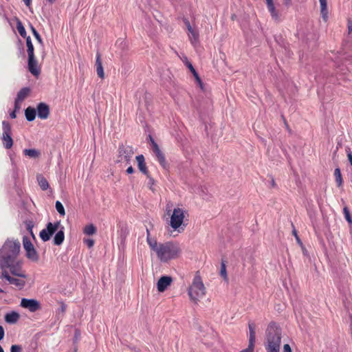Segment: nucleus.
Listing matches in <instances>:
<instances>
[{
	"instance_id": "nucleus-33",
	"label": "nucleus",
	"mask_w": 352,
	"mask_h": 352,
	"mask_svg": "<svg viewBox=\"0 0 352 352\" xmlns=\"http://www.w3.org/2000/svg\"><path fill=\"white\" fill-rule=\"evenodd\" d=\"M334 176L336 178V182L337 183L338 186H341L343 183L341 171L340 168H336L334 170Z\"/></svg>"
},
{
	"instance_id": "nucleus-52",
	"label": "nucleus",
	"mask_w": 352,
	"mask_h": 352,
	"mask_svg": "<svg viewBox=\"0 0 352 352\" xmlns=\"http://www.w3.org/2000/svg\"><path fill=\"white\" fill-rule=\"evenodd\" d=\"M5 336V331L2 326H0V341H1Z\"/></svg>"
},
{
	"instance_id": "nucleus-51",
	"label": "nucleus",
	"mask_w": 352,
	"mask_h": 352,
	"mask_svg": "<svg viewBox=\"0 0 352 352\" xmlns=\"http://www.w3.org/2000/svg\"><path fill=\"white\" fill-rule=\"evenodd\" d=\"M3 272L1 274V276H0V278H5L7 280H8V277H11L8 273L7 272V271H6V269L5 270H3Z\"/></svg>"
},
{
	"instance_id": "nucleus-63",
	"label": "nucleus",
	"mask_w": 352,
	"mask_h": 352,
	"mask_svg": "<svg viewBox=\"0 0 352 352\" xmlns=\"http://www.w3.org/2000/svg\"><path fill=\"white\" fill-rule=\"evenodd\" d=\"M47 1H48L50 3L52 4V3L55 1V0H47Z\"/></svg>"
},
{
	"instance_id": "nucleus-48",
	"label": "nucleus",
	"mask_w": 352,
	"mask_h": 352,
	"mask_svg": "<svg viewBox=\"0 0 352 352\" xmlns=\"http://www.w3.org/2000/svg\"><path fill=\"white\" fill-rule=\"evenodd\" d=\"M21 102V101H17L16 99L14 100V111H19L20 108H21V106L19 104V103Z\"/></svg>"
},
{
	"instance_id": "nucleus-43",
	"label": "nucleus",
	"mask_w": 352,
	"mask_h": 352,
	"mask_svg": "<svg viewBox=\"0 0 352 352\" xmlns=\"http://www.w3.org/2000/svg\"><path fill=\"white\" fill-rule=\"evenodd\" d=\"M292 233H293L294 236H295L297 243L302 246V243L300 237L298 236V235L297 234L296 230L294 229L293 231H292Z\"/></svg>"
},
{
	"instance_id": "nucleus-62",
	"label": "nucleus",
	"mask_w": 352,
	"mask_h": 352,
	"mask_svg": "<svg viewBox=\"0 0 352 352\" xmlns=\"http://www.w3.org/2000/svg\"><path fill=\"white\" fill-rule=\"evenodd\" d=\"M19 51H20L21 54H23V47H19Z\"/></svg>"
},
{
	"instance_id": "nucleus-58",
	"label": "nucleus",
	"mask_w": 352,
	"mask_h": 352,
	"mask_svg": "<svg viewBox=\"0 0 352 352\" xmlns=\"http://www.w3.org/2000/svg\"><path fill=\"white\" fill-rule=\"evenodd\" d=\"M149 139H150V141H151V146H152V148H154V144H157L155 142V141L154 140V139L152 138L151 135H149Z\"/></svg>"
},
{
	"instance_id": "nucleus-40",
	"label": "nucleus",
	"mask_w": 352,
	"mask_h": 352,
	"mask_svg": "<svg viewBox=\"0 0 352 352\" xmlns=\"http://www.w3.org/2000/svg\"><path fill=\"white\" fill-rule=\"evenodd\" d=\"M10 352H22V347L18 344L12 345Z\"/></svg>"
},
{
	"instance_id": "nucleus-17",
	"label": "nucleus",
	"mask_w": 352,
	"mask_h": 352,
	"mask_svg": "<svg viewBox=\"0 0 352 352\" xmlns=\"http://www.w3.org/2000/svg\"><path fill=\"white\" fill-rule=\"evenodd\" d=\"M136 160L138 162V167L140 171L142 172L145 175L149 174V172L145 163V159L144 155H139L136 156Z\"/></svg>"
},
{
	"instance_id": "nucleus-53",
	"label": "nucleus",
	"mask_w": 352,
	"mask_h": 352,
	"mask_svg": "<svg viewBox=\"0 0 352 352\" xmlns=\"http://www.w3.org/2000/svg\"><path fill=\"white\" fill-rule=\"evenodd\" d=\"M126 229L122 228L121 229V234H120L121 238L122 239H124L126 237Z\"/></svg>"
},
{
	"instance_id": "nucleus-22",
	"label": "nucleus",
	"mask_w": 352,
	"mask_h": 352,
	"mask_svg": "<svg viewBox=\"0 0 352 352\" xmlns=\"http://www.w3.org/2000/svg\"><path fill=\"white\" fill-rule=\"evenodd\" d=\"M184 21L185 25H186V28H187L189 33L190 34L189 35L190 41L192 43L193 42L192 40H194L195 41H197L199 39V34L192 29V28L190 25V23L188 19H185Z\"/></svg>"
},
{
	"instance_id": "nucleus-45",
	"label": "nucleus",
	"mask_w": 352,
	"mask_h": 352,
	"mask_svg": "<svg viewBox=\"0 0 352 352\" xmlns=\"http://www.w3.org/2000/svg\"><path fill=\"white\" fill-rule=\"evenodd\" d=\"M267 6L269 12L274 11V10L276 9L274 2H273V0L267 2Z\"/></svg>"
},
{
	"instance_id": "nucleus-6",
	"label": "nucleus",
	"mask_w": 352,
	"mask_h": 352,
	"mask_svg": "<svg viewBox=\"0 0 352 352\" xmlns=\"http://www.w3.org/2000/svg\"><path fill=\"white\" fill-rule=\"evenodd\" d=\"M23 245L26 252V257L33 262H37L39 260L38 254L27 236L23 237Z\"/></svg>"
},
{
	"instance_id": "nucleus-32",
	"label": "nucleus",
	"mask_w": 352,
	"mask_h": 352,
	"mask_svg": "<svg viewBox=\"0 0 352 352\" xmlns=\"http://www.w3.org/2000/svg\"><path fill=\"white\" fill-rule=\"evenodd\" d=\"M146 241L151 249L157 253V251L159 248V245H157L156 239H152L151 237H148V236H146Z\"/></svg>"
},
{
	"instance_id": "nucleus-23",
	"label": "nucleus",
	"mask_w": 352,
	"mask_h": 352,
	"mask_svg": "<svg viewBox=\"0 0 352 352\" xmlns=\"http://www.w3.org/2000/svg\"><path fill=\"white\" fill-rule=\"evenodd\" d=\"M36 114V110L32 107H28L25 109V116L26 120L29 122L34 120Z\"/></svg>"
},
{
	"instance_id": "nucleus-35",
	"label": "nucleus",
	"mask_w": 352,
	"mask_h": 352,
	"mask_svg": "<svg viewBox=\"0 0 352 352\" xmlns=\"http://www.w3.org/2000/svg\"><path fill=\"white\" fill-rule=\"evenodd\" d=\"M55 207H56L57 212L60 214V215L64 216L65 214V210L64 206L60 201H56Z\"/></svg>"
},
{
	"instance_id": "nucleus-1",
	"label": "nucleus",
	"mask_w": 352,
	"mask_h": 352,
	"mask_svg": "<svg viewBox=\"0 0 352 352\" xmlns=\"http://www.w3.org/2000/svg\"><path fill=\"white\" fill-rule=\"evenodd\" d=\"M20 248L21 243L18 240L8 239L0 250V267L2 270L9 268L12 275L26 278V275L21 272V262L16 261Z\"/></svg>"
},
{
	"instance_id": "nucleus-19",
	"label": "nucleus",
	"mask_w": 352,
	"mask_h": 352,
	"mask_svg": "<svg viewBox=\"0 0 352 352\" xmlns=\"http://www.w3.org/2000/svg\"><path fill=\"white\" fill-rule=\"evenodd\" d=\"M65 228L61 226L60 229L57 231L55 234V236L53 239V243L55 245H60L65 239V233H64Z\"/></svg>"
},
{
	"instance_id": "nucleus-16",
	"label": "nucleus",
	"mask_w": 352,
	"mask_h": 352,
	"mask_svg": "<svg viewBox=\"0 0 352 352\" xmlns=\"http://www.w3.org/2000/svg\"><path fill=\"white\" fill-rule=\"evenodd\" d=\"M154 148H153V151L157 157V160L160 164L165 169L168 167V164L166 163V158L164 154L160 150L157 144H154Z\"/></svg>"
},
{
	"instance_id": "nucleus-12",
	"label": "nucleus",
	"mask_w": 352,
	"mask_h": 352,
	"mask_svg": "<svg viewBox=\"0 0 352 352\" xmlns=\"http://www.w3.org/2000/svg\"><path fill=\"white\" fill-rule=\"evenodd\" d=\"M28 68L29 72L37 77L41 74V69L38 66V61L34 55L28 56Z\"/></svg>"
},
{
	"instance_id": "nucleus-11",
	"label": "nucleus",
	"mask_w": 352,
	"mask_h": 352,
	"mask_svg": "<svg viewBox=\"0 0 352 352\" xmlns=\"http://www.w3.org/2000/svg\"><path fill=\"white\" fill-rule=\"evenodd\" d=\"M248 328H249V331H250L248 346L246 349L241 351L240 352H253V351H254L255 340H256V333H255L254 323L253 322H249Z\"/></svg>"
},
{
	"instance_id": "nucleus-55",
	"label": "nucleus",
	"mask_w": 352,
	"mask_h": 352,
	"mask_svg": "<svg viewBox=\"0 0 352 352\" xmlns=\"http://www.w3.org/2000/svg\"><path fill=\"white\" fill-rule=\"evenodd\" d=\"M270 178H271V181H270L271 186L272 188H275L276 186L275 180L272 176H270Z\"/></svg>"
},
{
	"instance_id": "nucleus-49",
	"label": "nucleus",
	"mask_w": 352,
	"mask_h": 352,
	"mask_svg": "<svg viewBox=\"0 0 352 352\" xmlns=\"http://www.w3.org/2000/svg\"><path fill=\"white\" fill-rule=\"evenodd\" d=\"M11 162H12V164L13 165V170H14V177H16L18 173H17V168H16V164H14V160L12 158H11Z\"/></svg>"
},
{
	"instance_id": "nucleus-34",
	"label": "nucleus",
	"mask_w": 352,
	"mask_h": 352,
	"mask_svg": "<svg viewBox=\"0 0 352 352\" xmlns=\"http://www.w3.org/2000/svg\"><path fill=\"white\" fill-rule=\"evenodd\" d=\"M30 28L34 35V36L35 37V38L36 39V41L41 45H43V39L41 36V35L39 34V33L38 32V31L36 30V28L32 25V24L30 23Z\"/></svg>"
},
{
	"instance_id": "nucleus-20",
	"label": "nucleus",
	"mask_w": 352,
	"mask_h": 352,
	"mask_svg": "<svg viewBox=\"0 0 352 352\" xmlns=\"http://www.w3.org/2000/svg\"><path fill=\"white\" fill-rule=\"evenodd\" d=\"M19 314L12 311L5 315V321L8 324H15L19 320Z\"/></svg>"
},
{
	"instance_id": "nucleus-5",
	"label": "nucleus",
	"mask_w": 352,
	"mask_h": 352,
	"mask_svg": "<svg viewBox=\"0 0 352 352\" xmlns=\"http://www.w3.org/2000/svg\"><path fill=\"white\" fill-rule=\"evenodd\" d=\"M60 221H58L54 223L49 222L46 225V228L43 229L40 233L39 236L44 242L48 241L52 236L61 228Z\"/></svg>"
},
{
	"instance_id": "nucleus-15",
	"label": "nucleus",
	"mask_w": 352,
	"mask_h": 352,
	"mask_svg": "<svg viewBox=\"0 0 352 352\" xmlns=\"http://www.w3.org/2000/svg\"><path fill=\"white\" fill-rule=\"evenodd\" d=\"M154 148H153V151L157 157V160L160 164L165 169L168 167V164L166 163V158L164 154L160 150L157 144H154Z\"/></svg>"
},
{
	"instance_id": "nucleus-4",
	"label": "nucleus",
	"mask_w": 352,
	"mask_h": 352,
	"mask_svg": "<svg viewBox=\"0 0 352 352\" xmlns=\"http://www.w3.org/2000/svg\"><path fill=\"white\" fill-rule=\"evenodd\" d=\"M188 294L191 300L197 304L199 298L206 294V288L199 275L196 274L192 283L188 289Z\"/></svg>"
},
{
	"instance_id": "nucleus-13",
	"label": "nucleus",
	"mask_w": 352,
	"mask_h": 352,
	"mask_svg": "<svg viewBox=\"0 0 352 352\" xmlns=\"http://www.w3.org/2000/svg\"><path fill=\"white\" fill-rule=\"evenodd\" d=\"M37 116L40 119L45 120L50 115V107L45 102H40L36 107Z\"/></svg>"
},
{
	"instance_id": "nucleus-9",
	"label": "nucleus",
	"mask_w": 352,
	"mask_h": 352,
	"mask_svg": "<svg viewBox=\"0 0 352 352\" xmlns=\"http://www.w3.org/2000/svg\"><path fill=\"white\" fill-rule=\"evenodd\" d=\"M118 162L122 161L123 160L129 163L133 155V150L132 146H125L124 144H120L118 147Z\"/></svg>"
},
{
	"instance_id": "nucleus-46",
	"label": "nucleus",
	"mask_w": 352,
	"mask_h": 352,
	"mask_svg": "<svg viewBox=\"0 0 352 352\" xmlns=\"http://www.w3.org/2000/svg\"><path fill=\"white\" fill-rule=\"evenodd\" d=\"M66 310V305L64 302L60 303V307L58 308V313L64 314Z\"/></svg>"
},
{
	"instance_id": "nucleus-7",
	"label": "nucleus",
	"mask_w": 352,
	"mask_h": 352,
	"mask_svg": "<svg viewBox=\"0 0 352 352\" xmlns=\"http://www.w3.org/2000/svg\"><path fill=\"white\" fill-rule=\"evenodd\" d=\"M3 134L1 140L3 146L6 149L10 148L13 145V140L12 138V128L10 124L6 120L2 122Z\"/></svg>"
},
{
	"instance_id": "nucleus-2",
	"label": "nucleus",
	"mask_w": 352,
	"mask_h": 352,
	"mask_svg": "<svg viewBox=\"0 0 352 352\" xmlns=\"http://www.w3.org/2000/svg\"><path fill=\"white\" fill-rule=\"evenodd\" d=\"M281 333V328L275 322L268 324L264 344L267 352H280Z\"/></svg>"
},
{
	"instance_id": "nucleus-8",
	"label": "nucleus",
	"mask_w": 352,
	"mask_h": 352,
	"mask_svg": "<svg viewBox=\"0 0 352 352\" xmlns=\"http://www.w3.org/2000/svg\"><path fill=\"white\" fill-rule=\"evenodd\" d=\"M184 210L179 208H175L170 217V225L175 230L179 232V228L184 221Z\"/></svg>"
},
{
	"instance_id": "nucleus-29",
	"label": "nucleus",
	"mask_w": 352,
	"mask_h": 352,
	"mask_svg": "<svg viewBox=\"0 0 352 352\" xmlns=\"http://www.w3.org/2000/svg\"><path fill=\"white\" fill-rule=\"evenodd\" d=\"M16 29L19 33V34L24 38H26L29 36H27L26 30L21 21L20 19H16Z\"/></svg>"
},
{
	"instance_id": "nucleus-39",
	"label": "nucleus",
	"mask_w": 352,
	"mask_h": 352,
	"mask_svg": "<svg viewBox=\"0 0 352 352\" xmlns=\"http://www.w3.org/2000/svg\"><path fill=\"white\" fill-rule=\"evenodd\" d=\"M147 179H148V186L149 187V188L153 191V186L155 184V180L151 176L150 174H148L146 175Z\"/></svg>"
},
{
	"instance_id": "nucleus-14",
	"label": "nucleus",
	"mask_w": 352,
	"mask_h": 352,
	"mask_svg": "<svg viewBox=\"0 0 352 352\" xmlns=\"http://www.w3.org/2000/svg\"><path fill=\"white\" fill-rule=\"evenodd\" d=\"M173 282V278L169 276H162L160 278L157 283V288L158 292H163L167 287L170 285Z\"/></svg>"
},
{
	"instance_id": "nucleus-3",
	"label": "nucleus",
	"mask_w": 352,
	"mask_h": 352,
	"mask_svg": "<svg viewBox=\"0 0 352 352\" xmlns=\"http://www.w3.org/2000/svg\"><path fill=\"white\" fill-rule=\"evenodd\" d=\"M180 253L181 249L179 244L170 241L160 243L157 251V257L162 262H167L169 260L176 258Z\"/></svg>"
},
{
	"instance_id": "nucleus-27",
	"label": "nucleus",
	"mask_w": 352,
	"mask_h": 352,
	"mask_svg": "<svg viewBox=\"0 0 352 352\" xmlns=\"http://www.w3.org/2000/svg\"><path fill=\"white\" fill-rule=\"evenodd\" d=\"M8 281L10 284L14 285L18 287L19 289H22L25 286V280H21V279H19V278H14V277H12V276L8 278Z\"/></svg>"
},
{
	"instance_id": "nucleus-60",
	"label": "nucleus",
	"mask_w": 352,
	"mask_h": 352,
	"mask_svg": "<svg viewBox=\"0 0 352 352\" xmlns=\"http://www.w3.org/2000/svg\"><path fill=\"white\" fill-rule=\"evenodd\" d=\"M146 235L148 236V237H151L150 236V231L148 228H146Z\"/></svg>"
},
{
	"instance_id": "nucleus-42",
	"label": "nucleus",
	"mask_w": 352,
	"mask_h": 352,
	"mask_svg": "<svg viewBox=\"0 0 352 352\" xmlns=\"http://www.w3.org/2000/svg\"><path fill=\"white\" fill-rule=\"evenodd\" d=\"M346 153L350 164L352 163V151L349 147L346 148Z\"/></svg>"
},
{
	"instance_id": "nucleus-10",
	"label": "nucleus",
	"mask_w": 352,
	"mask_h": 352,
	"mask_svg": "<svg viewBox=\"0 0 352 352\" xmlns=\"http://www.w3.org/2000/svg\"><path fill=\"white\" fill-rule=\"evenodd\" d=\"M20 305L25 309H28L31 312H35L41 308V303L36 299H28L23 298L21 300Z\"/></svg>"
},
{
	"instance_id": "nucleus-21",
	"label": "nucleus",
	"mask_w": 352,
	"mask_h": 352,
	"mask_svg": "<svg viewBox=\"0 0 352 352\" xmlns=\"http://www.w3.org/2000/svg\"><path fill=\"white\" fill-rule=\"evenodd\" d=\"M186 65L187 66V67L190 69V71L192 74L193 76L195 78L196 82L198 83V85H199L201 89H203V88H204L203 82H202L201 78L199 77L198 73L197 72V71L195 70L194 67L192 66V63L189 61H186Z\"/></svg>"
},
{
	"instance_id": "nucleus-24",
	"label": "nucleus",
	"mask_w": 352,
	"mask_h": 352,
	"mask_svg": "<svg viewBox=\"0 0 352 352\" xmlns=\"http://www.w3.org/2000/svg\"><path fill=\"white\" fill-rule=\"evenodd\" d=\"M30 89L29 87H23L19 90V91L17 93L16 97L15 99L17 100V101L23 102L25 98L28 97L29 94L30 93Z\"/></svg>"
},
{
	"instance_id": "nucleus-50",
	"label": "nucleus",
	"mask_w": 352,
	"mask_h": 352,
	"mask_svg": "<svg viewBox=\"0 0 352 352\" xmlns=\"http://www.w3.org/2000/svg\"><path fill=\"white\" fill-rule=\"evenodd\" d=\"M283 352H292V349L288 344H285L283 346Z\"/></svg>"
},
{
	"instance_id": "nucleus-54",
	"label": "nucleus",
	"mask_w": 352,
	"mask_h": 352,
	"mask_svg": "<svg viewBox=\"0 0 352 352\" xmlns=\"http://www.w3.org/2000/svg\"><path fill=\"white\" fill-rule=\"evenodd\" d=\"M126 172L127 174H132L134 173V168L131 166H130L129 167L127 168Z\"/></svg>"
},
{
	"instance_id": "nucleus-25",
	"label": "nucleus",
	"mask_w": 352,
	"mask_h": 352,
	"mask_svg": "<svg viewBox=\"0 0 352 352\" xmlns=\"http://www.w3.org/2000/svg\"><path fill=\"white\" fill-rule=\"evenodd\" d=\"M320 4V13L322 19L326 22L328 19V10L327 0H319Z\"/></svg>"
},
{
	"instance_id": "nucleus-28",
	"label": "nucleus",
	"mask_w": 352,
	"mask_h": 352,
	"mask_svg": "<svg viewBox=\"0 0 352 352\" xmlns=\"http://www.w3.org/2000/svg\"><path fill=\"white\" fill-rule=\"evenodd\" d=\"M37 181L40 188L43 190H46L49 188V183L47 180L41 175H37Z\"/></svg>"
},
{
	"instance_id": "nucleus-47",
	"label": "nucleus",
	"mask_w": 352,
	"mask_h": 352,
	"mask_svg": "<svg viewBox=\"0 0 352 352\" xmlns=\"http://www.w3.org/2000/svg\"><path fill=\"white\" fill-rule=\"evenodd\" d=\"M347 29L348 33L351 34L352 32V21L351 19H348L347 21Z\"/></svg>"
},
{
	"instance_id": "nucleus-18",
	"label": "nucleus",
	"mask_w": 352,
	"mask_h": 352,
	"mask_svg": "<svg viewBox=\"0 0 352 352\" xmlns=\"http://www.w3.org/2000/svg\"><path fill=\"white\" fill-rule=\"evenodd\" d=\"M96 67L98 76L103 79L104 77V69L101 60V54L100 52L96 53Z\"/></svg>"
},
{
	"instance_id": "nucleus-26",
	"label": "nucleus",
	"mask_w": 352,
	"mask_h": 352,
	"mask_svg": "<svg viewBox=\"0 0 352 352\" xmlns=\"http://www.w3.org/2000/svg\"><path fill=\"white\" fill-rule=\"evenodd\" d=\"M23 154L30 158H38L41 155L39 151L34 148H26L23 150Z\"/></svg>"
},
{
	"instance_id": "nucleus-36",
	"label": "nucleus",
	"mask_w": 352,
	"mask_h": 352,
	"mask_svg": "<svg viewBox=\"0 0 352 352\" xmlns=\"http://www.w3.org/2000/svg\"><path fill=\"white\" fill-rule=\"evenodd\" d=\"M220 275L225 279L228 280L227 272H226V266L224 261L221 262V270H220Z\"/></svg>"
},
{
	"instance_id": "nucleus-37",
	"label": "nucleus",
	"mask_w": 352,
	"mask_h": 352,
	"mask_svg": "<svg viewBox=\"0 0 352 352\" xmlns=\"http://www.w3.org/2000/svg\"><path fill=\"white\" fill-rule=\"evenodd\" d=\"M25 224L26 226V230L30 232V234L34 237L32 229L34 227V223L32 221H25Z\"/></svg>"
},
{
	"instance_id": "nucleus-59",
	"label": "nucleus",
	"mask_w": 352,
	"mask_h": 352,
	"mask_svg": "<svg viewBox=\"0 0 352 352\" xmlns=\"http://www.w3.org/2000/svg\"><path fill=\"white\" fill-rule=\"evenodd\" d=\"M283 3L286 6H289L291 4V0H283Z\"/></svg>"
},
{
	"instance_id": "nucleus-30",
	"label": "nucleus",
	"mask_w": 352,
	"mask_h": 352,
	"mask_svg": "<svg viewBox=\"0 0 352 352\" xmlns=\"http://www.w3.org/2000/svg\"><path fill=\"white\" fill-rule=\"evenodd\" d=\"M28 56L34 55V47L32 44L30 36L25 38Z\"/></svg>"
},
{
	"instance_id": "nucleus-31",
	"label": "nucleus",
	"mask_w": 352,
	"mask_h": 352,
	"mask_svg": "<svg viewBox=\"0 0 352 352\" xmlns=\"http://www.w3.org/2000/svg\"><path fill=\"white\" fill-rule=\"evenodd\" d=\"M96 231V227L92 223L86 226L83 230V232L87 235H93Z\"/></svg>"
},
{
	"instance_id": "nucleus-56",
	"label": "nucleus",
	"mask_w": 352,
	"mask_h": 352,
	"mask_svg": "<svg viewBox=\"0 0 352 352\" xmlns=\"http://www.w3.org/2000/svg\"><path fill=\"white\" fill-rule=\"evenodd\" d=\"M17 111H12L10 113V117L12 118V119H14L16 118V113Z\"/></svg>"
},
{
	"instance_id": "nucleus-61",
	"label": "nucleus",
	"mask_w": 352,
	"mask_h": 352,
	"mask_svg": "<svg viewBox=\"0 0 352 352\" xmlns=\"http://www.w3.org/2000/svg\"><path fill=\"white\" fill-rule=\"evenodd\" d=\"M351 324L350 326L352 328V314L350 315Z\"/></svg>"
},
{
	"instance_id": "nucleus-64",
	"label": "nucleus",
	"mask_w": 352,
	"mask_h": 352,
	"mask_svg": "<svg viewBox=\"0 0 352 352\" xmlns=\"http://www.w3.org/2000/svg\"><path fill=\"white\" fill-rule=\"evenodd\" d=\"M0 352H4V350L1 345H0Z\"/></svg>"
},
{
	"instance_id": "nucleus-38",
	"label": "nucleus",
	"mask_w": 352,
	"mask_h": 352,
	"mask_svg": "<svg viewBox=\"0 0 352 352\" xmlns=\"http://www.w3.org/2000/svg\"><path fill=\"white\" fill-rule=\"evenodd\" d=\"M343 212H344L346 220L349 223H352V217H351V215L350 212L347 207L344 208Z\"/></svg>"
},
{
	"instance_id": "nucleus-44",
	"label": "nucleus",
	"mask_w": 352,
	"mask_h": 352,
	"mask_svg": "<svg viewBox=\"0 0 352 352\" xmlns=\"http://www.w3.org/2000/svg\"><path fill=\"white\" fill-rule=\"evenodd\" d=\"M270 14H271V16L272 17L276 20V21H278L279 20V15H278V12L276 10V9L274 10V11H271L270 12Z\"/></svg>"
},
{
	"instance_id": "nucleus-41",
	"label": "nucleus",
	"mask_w": 352,
	"mask_h": 352,
	"mask_svg": "<svg viewBox=\"0 0 352 352\" xmlns=\"http://www.w3.org/2000/svg\"><path fill=\"white\" fill-rule=\"evenodd\" d=\"M84 243L88 246V248H91L94 246V241L92 239H84Z\"/></svg>"
},
{
	"instance_id": "nucleus-57",
	"label": "nucleus",
	"mask_w": 352,
	"mask_h": 352,
	"mask_svg": "<svg viewBox=\"0 0 352 352\" xmlns=\"http://www.w3.org/2000/svg\"><path fill=\"white\" fill-rule=\"evenodd\" d=\"M23 1L24 2L25 5L30 8V6H31V3H32V0H23Z\"/></svg>"
}]
</instances>
